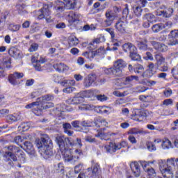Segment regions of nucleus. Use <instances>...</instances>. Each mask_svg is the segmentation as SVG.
<instances>
[{"mask_svg": "<svg viewBox=\"0 0 178 178\" xmlns=\"http://www.w3.org/2000/svg\"><path fill=\"white\" fill-rule=\"evenodd\" d=\"M108 136H109L108 134L104 133L101 129H97V134H95V137H98L101 140H109Z\"/></svg>", "mask_w": 178, "mask_h": 178, "instance_id": "38", "label": "nucleus"}, {"mask_svg": "<svg viewBox=\"0 0 178 178\" xmlns=\"http://www.w3.org/2000/svg\"><path fill=\"white\" fill-rule=\"evenodd\" d=\"M94 94H95L94 90H85L81 92V97L82 98H92Z\"/></svg>", "mask_w": 178, "mask_h": 178, "instance_id": "40", "label": "nucleus"}, {"mask_svg": "<svg viewBox=\"0 0 178 178\" xmlns=\"http://www.w3.org/2000/svg\"><path fill=\"white\" fill-rule=\"evenodd\" d=\"M54 8L57 12H63L65 9V3L63 1L57 0L54 3Z\"/></svg>", "mask_w": 178, "mask_h": 178, "instance_id": "31", "label": "nucleus"}, {"mask_svg": "<svg viewBox=\"0 0 178 178\" xmlns=\"http://www.w3.org/2000/svg\"><path fill=\"white\" fill-rule=\"evenodd\" d=\"M56 142L57 143L59 148L61 149H66L68 147H76V148H81L83 143H81V139L76 138V142L72 139V138H65L63 136L58 135L56 137Z\"/></svg>", "mask_w": 178, "mask_h": 178, "instance_id": "3", "label": "nucleus"}, {"mask_svg": "<svg viewBox=\"0 0 178 178\" xmlns=\"http://www.w3.org/2000/svg\"><path fill=\"white\" fill-rule=\"evenodd\" d=\"M140 165H142V168H143V170H147V167L149 166V162L148 161H139V162H135L134 163V166H135V176L136 177H138V176H140V173H141V170H140Z\"/></svg>", "mask_w": 178, "mask_h": 178, "instance_id": "11", "label": "nucleus"}, {"mask_svg": "<svg viewBox=\"0 0 178 178\" xmlns=\"http://www.w3.org/2000/svg\"><path fill=\"white\" fill-rule=\"evenodd\" d=\"M156 81L149 79L145 82V84L147 87H154V86H156Z\"/></svg>", "mask_w": 178, "mask_h": 178, "instance_id": "55", "label": "nucleus"}, {"mask_svg": "<svg viewBox=\"0 0 178 178\" xmlns=\"http://www.w3.org/2000/svg\"><path fill=\"white\" fill-rule=\"evenodd\" d=\"M145 172L149 176H152V177H155L156 176V172H155V170L152 168L146 169Z\"/></svg>", "mask_w": 178, "mask_h": 178, "instance_id": "50", "label": "nucleus"}, {"mask_svg": "<svg viewBox=\"0 0 178 178\" xmlns=\"http://www.w3.org/2000/svg\"><path fill=\"white\" fill-rule=\"evenodd\" d=\"M88 30H95V26L94 25H91L90 26L89 25H85L83 27V31H88Z\"/></svg>", "mask_w": 178, "mask_h": 178, "instance_id": "61", "label": "nucleus"}, {"mask_svg": "<svg viewBox=\"0 0 178 178\" xmlns=\"http://www.w3.org/2000/svg\"><path fill=\"white\" fill-rule=\"evenodd\" d=\"M87 170L94 176V175H97V173H98V170H99V165L97 163H92V168H88Z\"/></svg>", "mask_w": 178, "mask_h": 178, "instance_id": "37", "label": "nucleus"}, {"mask_svg": "<svg viewBox=\"0 0 178 178\" xmlns=\"http://www.w3.org/2000/svg\"><path fill=\"white\" fill-rule=\"evenodd\" d=\"M147 147L151 152L152 151H156V146L154 143V142H147Z\"/></svg>", "mask_w": 178, "mask_h": 178, "instance_id": "48", "label": "nucleus"}, {"mask_svg": "<svg viewBox=\"0 0 178 178\" xmlns=\"http://www.w3.org/2000/svg\"><path fill=\"white\" fill-rule=\"evenodd\" d=\"M68 44L70 47H76L79 44V39L76 36H70L68 39Z\"/></svg>", "mask_w": 178, "mask_h": 178, "instance_id": "35", "label": "nucleus"}, {"mask_svg": "<svg viewBox=\"0 0 178 178\" xmlns=\"http://www.w3.org/2000/svg\"><path fill=\"white\" fill-rule=\"evenodd\" d=\"M60 85L63 87H67V86H76V81H74V79L64 80L60 82Z\"/></svg>", "mask_w": 178, "mask_h": 178, "instance_id": "44", "label": "nucleus"}, {"mask_svg": "<svg viewBox=\"0 0 178 178\" xmlns=\"http://www.w3.org/2000/svg\"><path fill=\"white\" fill-rule=\"evenodd\" d=\"M156 73V70H155V65L154 63H149L148 69L144 72L143 76L145 77H152L153 74Z\"/></svg>", "mask_w": 178, "mask_h": 178, "instance_id": "21", "label": "nucleus"}, {"mask_svg": "<svg viewBox=\"0 0 178 178\" xmlns=\"http://www.w3.org/2000/svg\"><path fill=\"white\" fill-rule=\"evenodd\" d=\"M74 79H75L76 81H81L84 77L80 74H75L74 75Z\"/></svg>", "mask_w": 178, "mask_h": 178, "instance_id": "64", "label": "nucleus"}, {"mask_svg": "<svg viewBox=\"0 0 178 178\" xmlns=\"http://www.w3.org/2000/svg\"><path fill=\"white\" fill-rule=\"evenodd\" d=\"M128 134L129 135V140L130 143L132 144H134V129H131L129 131Z\"/></svg>", "mask_w": 178, "mask_h": 178, "instance_id": "51", "label": "nucleus"}, {"mask_svg": "<svg viewBox=\"0 0 178 178\" xmlns=\"http://www.w3.org/2000/svg\"><path fill=\"white\" fill-rule=\"evenodd\" d=\"M8 152H6L3 158L4 160L8 162L11 166H13V162H16V161H19L21 163H24L26 162V154L20 148L10 145L8 147Z\"/></svg>", "mask_w": 178, "mask_h": 178, "instance_id": "1", "label": "nucleus"}, {"mask_svg": "<svg viewBox=\"0 0 178 178\" xmlns=\"http://www.w3.org/2000/svg\"><path fill=\"white\" fill-rule=\"evenodd\" d=\"M49 108H54V103L52 102H46L40 104V107L38 108V111L41 112L44 111V109H49Z\"/></svg>", "mask_w": 178, "mask_h": 178, "instance_id": "39", "label": "nucleus"}, {"mask_svg": "<svg viewBox=\"0 0 178 178\" xmlns=\"http://www.w3.org/2000/svg\"><path fill=\"white\" fill-rule=\"evenodd\" d=\"M65 16L70 26H72V24H74V23H77V22H80V20H81V18L83 17V16H81L80 13L73 11L67 13Z\"/></svg>", "mask_w": 178, "mask_h": 178, "instance_id": "9", "label": "nucleus"}, {"mask_svg": "<svg viewBox=\"0 0 178 178\" xmlns=\"http://www.w3.org/2000/svg\"><path fill=\"white\" fill-rule=\"evenodd\" d=\"M161 148L162 149H170L173 148V144H172V141L168 138H164L161 142Z\"/></svg>", "mask_w": 178, "mask_h": 178, "instance_id": "28", "label": "nucleus"}, {"mask_svg": "<svg viewBox=\"0 0 178 178\" xmlns=\"http://www.w3.org/2000/svg\"><path fill=\"white\" fill-rule=\"evenodd\" d=\"M104 148L107 152H116L118 151V145L114 143H110L108 145H106Z\"/></svg>", "mask_w": 178, "mask_h": 178, "instance_id": "30", "label": "nucleus"}, {"mask_svg": "<svg viewBox=\"0 0 178 178\" xmlns=\"http://www.w3.org/2000/svg\"><path fill=\"white\" fill-rule=\"evenodd\" d=\"M97 101H100V102H104V101H108L109 98L105 95H98L96 96Z\"/></svg>", "mask_w": 178, "mask_h": 178, "instance_id": "49", "label": "nucleus"}, {"mask_svg": "<svg viewBox=\"0 0 178 178\" xmlns=\"http://www.w3.org/2000/svg\"><path fill=\"white\" fill-rule=\"evenodd\" d=\"M115 27L117 33H119L120 34H126V29H127V26H126V22L120 19L115 23Z\"/></svg>", "mask_w": 178, "mask_h": 178, "instance_id": "16", "label": "nucleus"}, {"mask_svg": "<svg viewBox=\"0 0 178 178\" xmlns=\"http://www.w3.org/2000/svg\"><path fill=\"white\" fill-rule=\"evenodd\" d=\"M99 110L101 113H105L106 115H109L112 112V108L108 106L99 107Z\"/></svg>", "mask_w": 178, "mask_h": 178, "instance_id": "46", "label": "nucleus"}, {"mask_svg": "<svg viewBox=\"0 0 178 178\" xmlns=\"http://www.w3.org/2000/svg\"><path fill=\"white\" fill-rule=\"evenodd\" d=\"M25 108L26 109H32V112L38 116H39V115H41V112H40V110H38V108H40V104L38 99L36 102L27 104Z\"/></svg>", "mask_w": 178, "mask_h": 178, "instance_id": "13", "label": "nucleus"}, {"mask_svg": "<svg viewBox=\"0 0 178 178\" xmlns=\"http://www.w3.org/2000/svg\"><path fill=\"white\" fill-rule=\"evenodd\" d=\"M63 3L66 9H74V6H76V0H64Z\"/></svg>", "mask_w": 178, "mask_h": 178, "instance_id": "32", "label": "nucleus"}, {"mask_svg": "<svg viewBox=\"0 0 178 178\" xmlns=\"http://www.w3.org/2000/svg\"><path fill=\"white\" fill-rule=\"evenodd\" d=\"M55 170L58 172V173H61L63 175L65 173V166L63 163H59L58 164L55 165Z\"/></svg>", "mask_w": 178, "mask_h": 178, "instance_id": "45", "label": "nucleus"}, {"mask_svg": "<svg viewBox=\"0 0 178 178\" xmlns=\"http://www.w3.org/2000/svg\"><path fill=\"white\" fill-rule=\"evenodd\" d=\"M127 66V63L122 59L118 60L113 64V67L115 69L118 76H122V69H124Z\"/></svg>", "mask_w": 178, "mask_h": 178, "instance_id": "12", "label": "nucleus"}, {"mask_svg": "<svg viewBox=\"0 0 178 178\" xmlns=\"http://www.w3.org/2000/svg\"><path fill=\"white\" fill-rule=\"evenodd\" d=\"M134 72L136 73V74H139L140 76H144V67L140 64H136L135 65V70Z\"/></svg>", "mask_w": 178, "mask_h": 178, "instance_id": "36", "label": "nucleus"}, {"mask_svg": "<svg viewBox=\"0 0 178 178\" xmlns=\"http://www.w3.org/2000/svg\"><path fill=\"white\" fill-rule=\"evenodd\" d=\"M133 80H134V76H127L125 79L124 82H120V83L118 82L116 83L118 90H121V88H123V87H124V86H126L127 84H129V83L133 81Z\"/></svg>", "mask_w": 178, "mask_h": 178, "instance_id": "24", "label": "nucleus"}, {"mask_svg": "<svg viewBox=\"0 0 178 178\" xmlns=\"http://www.w3.org/2000/svg\"><path fill=\"white\" fill-rule=\"evenodd\" d=\"M54 69L56 70L58 73H65V72L69 71V66L63 63H55L53 65Z\"/></svg>", "mask_w": 178, "mask_h": 178, "instance_id": "19", "label": "nucleus"}, {"mask_svg": "<svg viewBox=\"0 0 178 178\" xmlns=\"http://www.w3.org/2000/svg\"><path fill=\"white\" fill-rule=\"evenodd\" d=\"M171 73L172 74V76L174 79H177L178 78V65L172 68Z\"/></svg>", "mask_w": 178, "mask_h": 178, "instance_id": "54", "label": "nucleus"}, {"mask_svg": "<svg viewBox=\"0 0 178 178\" xmlns=\"http://www.w3.org/2000/svg\"><path fill=\"white\" fill-rule=\"evenodd\" d=\"M29 155L34 156L35 155V150L34 149V146L31 142L26 141L24 143V146H21Z\"/></svg>", "mask_w": 178, "mask_h": 178, "instance_id": "18", "label": "nucleus"}, {"mask_svg": "<svg viewBox=\"0 0 178 178\" xmlns=\"http://www.w3.org/2000/svg\"><path fill=\"white\" fill-rule=\"evenodd\" d=\"M38 49V44L37 43H32L29 48V52H35Z\"/></svg>", "mask_w": 178, "mask_h": 178, "instance_id": "53", "label": "nucleus"}, {"mask_svg": "<svg viewBox=\"0 0 178 178\" xmlns=\"http://www.w3.org/2000/svg\"><path fill=\"white\" fill-rule=\"evenodd\" d=\"M6 119L9 123H13V122H17L22 119V115L20 113L10 114L7 115Z\"/></svg>", "mask_w": 178, "mask_h": 178, "instance_id": "23", "label": "nucleus"}, {"mask_svg": "<svg viewBox=\"0 0 178 178\" xmlns=\"http://www.w3.org/2000/svg\"><path fill=\"white\" fill-rule=\"evenodd\" d=\"M9 113V110L8 109H2L0 110V118H3L4 116H6Z\"/></svg>", "mask_w": 178, "mask_h": 178, "instance_id": "62", "label": "nucleus"}, {"mask_svg": "<svg viewBox=\"0 0 178 178\" xmlns=\"http://www.w3.org/2000/svg\"><path fill=\"white\" fill-rule=\"evenodd\" d=\"M173 13V9L168 8L165 6H161L160 8L156 11L157 16H162L163 17H170Z\"/></svg>", "mask_w": 178, "mask_h": 178, "instance_id": "10", "label": "nucleus"}, {"mask_svg": "<svg viewBox=\"0 0 178 178\" xmlns=\"http://www.w3.org/2000/svg\"><path fill=\"white\" fill-rule=\"evenodd\" d=\"M54 99V96L50 95H46L38 99L39 104L42 105V104H45L47 102H49V101H52Z\"/></svg>", "mask_w": 178, "mask_h": 178, "instance_id": "29", "label": "nucleus"}, {"mask_svg": "<svg viewBox=\"0 0 178 178\" xmlns=\"http://www.w3.org/2000/svg\"><path fill=\"white\" fill-rule=\"evenodd\" d=\"M81 169H83V164L82 163H79L77 165H76L74 167V172L75 173H80V172L81 171Z\"/></svg>", "mask_w": 178, "mask_h": 178, "instance_id": "60", "label": "nucleus"}, {"mask_svg": "<svg viewBox=\"0 0 178 178\" xmlns=\"http://www.w3.org/2000/svg\"><path fill=\"white\" fill-rule=\"evenodd\" d=\"M85 141L87 143H95V138L90 136H87L85 137Z\"/></svg>", "mask_w": 178, "mask_h": 178, "instance_id": "63", "label": "nucleus"}, {"mask_svg": "<svg viewBox=\"0 0 178 178\" xmlns=\"http://www.w3.org/2000/svg\"><path fill=\"white\" fill-rule=\"evenodd\" d=\"M10 67V59L4 58L2 61H0V76L5 77V68Z\"/></svg>", "mask_w": 178, "mask_h": 178, "instance_id": "17", "label": "nucleus"}, {"mask_svg": "<svg viewBox=\"0 0 178 178\" xmlns=\"http://www.w3.org/2000/svg\"><path fill=\"white\" fill-rule=\"evenodd\" d=\"M105 42V37L100 36L95 39L92 42H90V48H92V49H94L97 44H99L100 42Z\"/></svg>", "mask_w": 178, "mask_h": 178, "instance_id": "33", "label": "nucleus"}, {"mask_svg": "<svg viewBox=\"0 0 178 178\" xmlns=\"http://www.w3.org/2000/svg\"><path fill=\"white\" fill-rule=\"evenodd\" d=\"M155 59L157 66H162V65L166 63L165 58L161 54H156Z\"/></svg>", "mask_w": 178, "mask_h": 178, "instance_id": "34", "label": "nucleus"}, {"mask_svg": "<svg viewBox=\"0 0 178 178\" xmlns=\"http://www.w3.org/2000/svg\"><path fill=\"white\" fill-rule=\"evenodd\" d=\"M145 19L147 20L148 23L147 25H144L145 27H149V23H153L155 22V15L152 14H146Z\"/></svg>", "mask_w": 178, "mask_h": 178, "instance_id": "42", "label": "nucleus"}, {"mask_svg": "<svg viewBox=\"0 0 178 178\" xmlns=\"http://www.w3.org/2000/svg\"><path fill=\"white\" fill-rule=\"evenodd\" d=\"M74 91H76V88L73 86H69L63 90V92H65L66 94H70L71 92H73Z\"/></svg>", "mask_w": 178, "mask_h": 178, "instance_id": "52", "label": "nucleus"}, {"mask_svg": "<svg viewBox=\"0 0 178 178\" xmlns=\"http://www.w3.org/2000/svg\"><path fill=\"white\" fill-rule=\"evenodd\" d=\"M104 72L106 74H112L113 76H118V72L115 67L104 68Z\"/></svg>", "mask_w": 178, "mask_h": 178, "instance_id": "43", "label": "nucleus"}, {"mask_svg": "<svg viewBox=\"0 0 178 178\" xmlns=\"http://www.w3.org/2000/svg\"><path fill=\"white\" fill-rule=\"evenodd\" d=\"M84 101V99L82 96L81 97H75L73 98H70L68 100H67V104H70V105H77L79 104H81Z\"/></svg>", "mask_w": 178, "mask_h": 178, "instance_id": "27", "label": "nucleus"}, {"mask_svg": "<svg viewBox=\"0 0 178 178\" xmlns=\"http://www.w3.org/2000/svg\"><path fill=\"white\" fill-rule=\"evenodd\" d=\"M24 77L23 72H15L8 76V81L12 86H19L20 84V79Z\"/></svg>", "mask_w": 178, "mask_h": 178, "instance_id": "8", "label": "nucleus"}, {"mask_svg": "<svg viewBox=\"0 0 178 178\" xmlns=\"http://www.w3.org/2000/svg\"><path fill=\"white\" fill-rule=\"evenodd\" d=\"M124 52H129V58L131 60H134V46L133 44L128 42L122 46Z\"/></svg>", "mask_w": 178, "mask_h": 178, "instance_id": "14", "label": "nucleus"}, {"mask_svg": "<svg viewBox=\"0 0 178 178\" xmlns=\"http://www.w3.org/2000/svg\"><path fill=\"white\" fill-rule=\"evenodd\" d=\"M8 54L10 56H13L16 59L22 58V53L20 52V50L17 49L16 47H11L8 51Z\"/></svg>", "mask_w": 178, "mask_h": 178, "instance_id": "25", "label": "nucleus"}, {"mask_svg": "<svg viewBox=\"0 0 178 178\" xmlns=\"http://www.w3.org/2000/svg\"><path fill=\"white\" fill-rule=\"evenodd\" d=\"M31 127V122H23L19 126V130H22V131H27Z\"/></svg>", "mask_w": 178, "mask_h": 178, "instance_id": "41", "label": "nucleus"}, {"mask_svg": "<svg viewBox=\"0 0 178 178\" xmlns=\"http://www.w3.org/2000/svg\"><path fill=\"white\" fill-rule=\"evenodd\" d=\"M152 45H153L154 48H155L157 51H159V52H165V51H168V46L163 44L156 42H152Z\"/></svg>", "mask_w": 178, "mask_h": 178, "instance_id": "26", "label": "nucleus"}, {"mask_svg": "<svg viewBox=\"0 0 178 178\" xmlns=\"http://www.w3.org/2000/svg\"><path fill=\"white\" fill-rule=\"evenodd\" d=\"M106 19L104 20V25L105 27H109V26H112L113 22L118 17V14L113 13V10L111 9H108L105 13Z\"/></svg>", "mask_w": 178, "mask_h": 178, "instance_id": "6", "label": "nucleus"}, {"mask_svg": "<svg viewBox=\"0 0 178 178\" xmlns=\"http://www.w3.org/2000/svg\"><path fill=\"white\" fill-rule=\"evenodd\" d=\"M40 58V55L38 54V53H35L33 56H32V58H31V60L33 63H38V60H39V58Z\"/></svg>", "mask_w": 178, "mask_h": 178, "instance_id": "57", "label": "nucleus"}, {"mask_svg": "<svg viewBox=\"0 0 178 178\" xmlns=\"http://www.w3.org/2000/svg\"><path fill=\"white\" fill-rule=\"evenodd\" d=\"M105 52V49L104 47H101L97 50L91 51V52H85L83 54V56H86L88 59H90V60H92L94 58H95L96 55H99V54H104Z\"/></svg>", "mask_w": 178, "mask_h": 178, "instance_id": "15", "label": "nucleus"}, {"mask_svg": "<svg viewBox=\"0 0 178 178\" xmlns=\"http://www.w3.org/2000/svg\"><path fill=\"white\" fill-rule=\"evenodd\" d=\"M65 147H67L66 149L59 147L64 159V162H69L70 163H74L77 162V161H79V157H74L72 151L69 150V148L70 147V146L66 145L65 144Z\"/></svg>", "mask_w": 178, "mask_h": 178, "instance_id": "4", "label": "nucleus"}, {"mask_svg": "<svg viewBox=\"0 0 178 178\" xmlns=\"http://www.w3.org/2000/svg\"><path fill=\"white\" fill-rule=\"evenodd\" d=\"M79 109H80V111H88V109H90V105L82 104L79 106Z\"/></svg>", "mask_w": 178, "mask_h": 178, "instance_id": "58", "label": "nucleus"}, {"mask_svg": "<svg viewBox=\"0 0 178 178\" xmlns=\"http://www.w3.org/2000/svg\"><path fill=\"white\" fill-rule=\"evenodd\" d=\"M38 19L41 20V19H45L47 23H53L54 19L51 17V10H49V6L45 4L43 8L40 11Z\"/></svg>", "mask_w": 178, "mask_h": 178, "instance_id": "5", "label": "nucleus"}, {"mask_svg": "<svg viewBox=\"0 0 178 178\" xmlns=\"http://www.w3.org/2000/svg\"><path fill=\"white\" fill-rule=\"evenodd\" d=\"M106 31H107V33H109V34L111 35L112 41H115V31H113V29L108 28L106 29Z\"/></svg>", "mask_w": 178, "mask_h": 178, "instance_id": "56", "label": "nucleus"}, {"mask_svg": "<svg viewBox=\"0 0 178 178\" xmlns=\"http://www.w3.org/2000/svg\"><path fill=\"white\" fill-rule=\"evenodd\" d=\"M124 147H127V143L124 140H123L121 143L117 144L118 149H120V148H124Z\"/></svg>", "mask_w": 178, "mask_h": 178, "instance_id": "59", "label": "nucleus"}, {"mask_svg": "<svg viewBox=\"0 0 178 178\" xmlns=\"http://www.w3.org/2000/svg\"><path fill=\"white\" fill-rule=\"evenodd\" d=\"M81 126L83 127H94V126H96V127H101V126H108V122H106L105 120L96 118L94 122L90 121H83L81 122Z\"/></svg>", "mask_w": 178, "mask_h": 178, "instance_id": "7", "label": "nucleus"}, {"mask_svg": "<svg viewBox=\"0 0 178 178\" xmlns=\"http://www.w3.org/2000/svg\"><path fill=\"white\" fill-rule=\"evenodd\" d=\"M97 80V75L95 74H89L84 80L83 84L85 87H91L92 83Z\"/></svg>", "mask_w": 178, "mask_h": 178, "instance_id": "22", "label": "nucleus"}, {"mask_svg": "<svg viewBox=\"0 0 178 178\" xmlns=\"http://www.w3.org/2000/svg\"><path fill=\"white\" fill-rule=\"evenodd\" d=\"M36 147L42 156L48 159L54 155V144L52 140L49 139L48 135H44L38 140H36Z\"/></svg>", "mask_w": 178, "mask_h": 178, "instance_id": "2", "label": "nucleus"}, {"mask_svg": "<svg viewBox=\"0 0 178 178\" xmlns=\"http://www.w3.org/2000/svg\"><path fill=\"white\" fill-rule=\"evenodd\" d=\"M72 155L74 156V158H77L78 159H80V156L83 155V151L80 149H76L74 152H72Z\"/></svg>", "mask_w": 178, "mask_h": 178, "instance_id": "47", "label": "nucleus"}, {"mask_svg": "<svg viewBox=\"0 0 178 178\" xmlns=\"http://www.w3.org/2000/svg\"><path fill=\"white\" fill-rule=\"evenodd\" d=\"M166 27H168V28L172 27V22H167L165 24H155L152 27V30L154 33H159L161 30H163V29H166Z\"/></svg>", "mask_w": 178, "mask_h": 178, "instance_id": "20", "label": "nucleus"}]
</instances>
